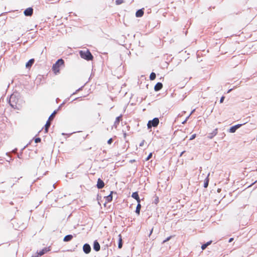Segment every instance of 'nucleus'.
Here are the masks:
<instances>
[{
	"label": "nucleus",
	"instance_id": "1",
	"mask_svg": "<svg viewBox=\"0 0 257 257\" xmlns=\"http://www.w3.org/2000/svg\"><path fill=\"white\" fill-rule=\"evenodd\" d=\"M81 57L89 61L93 59V56L88 50H81L79 52Z\"/></svg>",
	"mask_w": 257,
	"mask_h": 257
},
{
	"label": "nucleus",
	"instance_id": "2",
	"mask_svg": "<svg viewBox=\"0 0 257 257\" xmlns=\"http://www.w3.org/2000/svg\"><path fill=\"white\" fill-rule=\"evenodd\" d=\"M64 64V61L62 59H59L53 66V70L56 74L59 72V68Z\"/></svg>",
	"mask_w": 257,
	"mask_h": 257
},
{
	"label": "nucleus",
	"instance_id": "3",
	"mask_svg": "<svg viewBox=\"0 0 257 257\" xmlns=\"http://www.w3.org/2000/svg\"><path fill=\"white\" fill-rule=\"evenodd\" d=\"M159 123V120L158 118H155L152 120L149 121L147 126L148 128H151L152 126H157Z\"/></svg>",
	"mask_w": 257,
	"mask_h": 257
},
{
	"label": "nucleus",
	"instance_id": "4",
	"mask_svg": "<svg viewBox=\"0 0 257 257\" xmlns=\"http://www.w3.org/2000/svg\"><path fill=\"white\" fill-rule=\"evenodd\" d=\"M33 10L31 8H29L26 9L24 11V14L26 16H31L33 14Z\"/></svg>",
	"mask_w": 257,
	"mask_h": 257
},
{
	"label": "nucleus",
	"instance_id": "5",
	"mask_svg": "<svg viewBox=\"0 0 257 257\" xmlns=\"http://www.w3.org/2000/svg\"><path fill=\"white\" fill-rule=\"evenodd\" d=\"M83 249L84 252H85L86 253H88L90 252L91 247L89 244H85L83 245Z\"/></svg>",
	"mask_w": 257,
	"mask_h": 257
},
{
	"label": "nucleus",
	"instance_id": "6",
	"mask_svg": "<svg viewBox=\"0 0 257 257\" xmlns=\"http://www.w3.org/2000/svg\"><path fill=\"white\" fill-rule=\"evenodd\" d=\"M241 125V124H238L231 127L229 129V132L231 133H234L236 130L239 128Z\"/></svg>",
	"mask_w": 257,
	"mask_h": 257
},
{
	"label": "nucleus",
	"instance_id": "7",
	"mask_svg": "<svg viewBox=\"0 0 257 257\" xmlns=\"http://www.w3.org/2000/svg\"><path fill=\"white\" fill-rule=\"evenodd\" d=\"M104 186V183L100 179H98L97 183V187L99 189L102 188Z\"/></svg>",
	"mask_w": 257,
	"mask_h": 257
},
{
	"label": "nucleus",
	"instance_id": "8",
	"mask_svg": "<svg viewBox=\"0 0 257 257\" xmlns=\"http://www.w3.org/2000/svg\"><path fill=\"white\" fill-rule=\"evenodd\" d=\"M93 248L96 251H98L100 250V245L97 241H95L94 242Z\"/></svg>",
	"mask_w": 257,
	"mask_h": 257
},
{
	"label": "nucleus",
	"instance_id": "9",
	"mask_svg": "<svg viewBox=\"0 0 257 257\" xmlns=\"http://www.w3.org/2000/svg\"><path fill=\"white\" fill-rule=\"evenodd\" d=\"M162 87L163 84L160 82H158L155 86L154 89L156 91H157L161 89Z\"/></svg>",
	"mask_w": 257,
	"mask_h": 257
},
{
	"label": "nucleus",
	"instance_id": "10",
	"mask_svg": "<svg viewBox=\"0 0 257 257\" xmlns=\"http://www.w3.org/2000/svg\"><path fill=\"white\" fill-rule=\"evenodd\" d=\"M50 250V249L49 248H48V247H45L44 248H43L42 250H41L39 253H38V254L40 255V256H41L42 255H43L44 254H45V253H46L47 252H48V251Z\"/></svg>",
	"mask_w": 257,
	"mask_h": 257
},
{
	"label": "nucleus",
	"instance_id": "11",
	"mask_svg": "<svg viewBox=\"0 0 257 257\" xmlns=\"http://www.w3.org/2000/svg\"><path fill=\"white\" fill-rule=\"evenodd\" d=\"M112 193H113L112 192H111L110 194L109 195H108L107 196L105 197V203L109 202L112 201Z\"/></svg>",
	"mask_w": 257,
	"mask_h": 257
},
{
	"label": "nucleus",
	"instance_id": "12",
	"mask_svg": "<svg viewBox=\"0 0 257 257\" xmlns=\"http://www.w3.org/2000/svg\"><path fill=\"white\" fill-rule=\"evenodd\" d=\"M143 15L144 11L143 10V9L138 10L136 13V16L137 17H141L143 16Z\"/></svg>",
	"mask_w": 257,
	"mask_h": 257
},
{
	"label": "nucleus",
	"instance_id": "13",
	"mask_svg": "<svg viewBox=\"0 0 257 257\" xmlns=\"http://www.w3.org/2000/svg\"><path fill=\"white\" fill-rule=\"evenodd\" d=\"M34 62V59H30L26 64V68H30L33 65Z\"/></svg>",
	"mask_w": 257,
	"mask_h": 257
},
{
	"label": "nucleus",
	"instance_id": "14",
	"mask_svg": "<svg viewBox=\"0 0 257 257\" xmlns=\"http://www.w3.org/2000/svg\"><path fill=\"white\" fill-rule=\"evenodd\" d=\"M119 239H118V247L119 248H121L122 246V238L120 234L118 235Z\"/></svg>",
	"mask_w": 257,
	"mask_h": 257
},
{
	"label": "nucleus",
	"instance_id": "15",
	"mask_svg": "<svg viewBox=\"0 0 257 257\" xmlns=\"http://www.w3.org/2000/svg\"><path fill=\"white\" fill-rule=\"evenodd\" d=\"M73 238V236L72 235H66L64 238V239L63 240L64 241H70L72 239V238Z\"/></svg>",
	"mask_w": 257,
	"mask_h": 257
},
{
	"label": "nucleus",
	"instance_id": "16",
	"mask_svg": "<svg viewBox=\"0 0 257 257\" xmlns=\"http://www.w3.org/2000/svg\"><path fill=\"white\" fill-rule=\"evenodd\" d=\"M121 116H118L116 118L115 121L114 122V126L116 128L117 125L119 123L120 120Z\"/></svg>",
	"mask_w": 257,
	"mask_h": 257
},
{
	"label": "nucleus",
	"instance_id": "17",
	"mask_svg": "<svg viewBox=\"0 0 257 257\" xmlns=\"http://www.w3.org/2000/svg\"><path fill=\"white\" fill-rule=\"evenodd\" d=\"M141 208V204L138 203V205H137V208H136V212L138 215L140 214Z\"/></svg>",
	"mask_w": 257,
	"mask_h": 257
},
{
	"label": "nucleus",
	"instance_id": "18",
	"mask_svg": "<svg viewBox=\"0 0 257 257\" xmlns=\"http://www.w3.org/2000/svg\"><path fill=\"white\" fill-rule=\"evenodd\" d=\"M211 242H212L211 241H210L207 242L206 243L203 244L201 246L202 249L204 250L207 247V246H208L209 245H210L211 243Z\"/></svg>",
	"mask_w": 257,
	"mask_h": 257
},
{
	"label": "nucleus",
	"instance_id": "19",
	"mask_svg": "<svg viewBox=\"0 0 257 257\" xmlns=\"http://www.w3.org/2000/svg\"><path fill=\"white\" fill-rule=\"evenodd\" d=\"M209 173L208 174L207 177L205 181L204 184V187L205 188H207L208 185V182H209L208 177H209Z\"/></svg>",
	"mask_w": 257,
	"mask_h": 257
},
{
	"label": "nucleus",
	"instance_id": "20",
	"mask_svg": "<svg viewBox=\"0 0 257 257\" xmlns=\"http://www.w3.org/2000/svg\"><path fill=\"white\" fill-rule=\"evenodd\" d=\"M132 197L135 199L139 197L138 193L137 192H134L132 195Z\"/></svg>",
	"mask_w": 257,
	"mask_h": 257
},
{
	"label": "nucleus",
	"instance_id": "21",
	"mask_svg": "<svg viewBox=\"0 0 257 257\" xmlns=\"http://www.w3.org/2000/svg\"><path fill=\"white\" fill-rule=\"evenodd\" d=\"M156 78V74L154 72L151 73L150 76V78L151 80H153Z\"/></svg>",
	"mask_w": 257,
	"mask_h": 257
},
{
	"label": "nucleus",
	"instance_id": "22",
	"mask_svg": "<svg viewBox=\"0 0 257 257\" xmlns=\"http://www.w3.org/2000/svg\"><path fill=\"white\" fill-rule=\"evenodd\" d=\"M124 2V0H116L115 4L116 5H119L123 4Z\"/></svg>",
	"mask_w": 257,
	"mask_h": 257
},
{
	"label": "nucleus",
	"instance_id": "23",
	"mask_svg": "<svg viewBox=\"0 0 257 257\" xmlns=\"http://www.w3.org/2000/svg\"><path fill=\"white\" fill-rule=\"evenodd\" d=\"M50 125V122L49 121H48L45 125V132L47 133L48 132V129Z\"/></svg>",
	"mask_w": 257,
	"mask_h": 257
},
{
	"label": "nucleus",
	"instance_id": "24",
	"mask_svg": "<svg viewBox=\"0 0 257 257\" xmlns=\"http://www.w3.org/2000/svg\"><path fill=\"white\" fill-rule=\"evenodd\" d=\"M217 133V129H216L214 132H213V135H210L208 136V138L209 139H212L213 138V136H215Z\"/></svg>",
	"mask_w": 257,
	"mask_h": 257
},
{
	"label": "nucleus",
	"instance_id": "25",
	"mask_svg": "<svg viewBox=\"0 0 257 257\" xmlns=\"http://www.w3.org/2000/svg\"><path fill=\"white\" fill-rule=\"evenodd\" d=\"M56 113V111H54V112L50 116L49 118V120H52L53 118Z\"/></svg>",
	"mask_w": 257,
	"mask_h": 257
},
{
	"label": "nucleus",
	"instance_id": "26",
	"mask_svg": "<svg viewBox=\"0 0 257 257\" xmlns=\"http://www.w3.org/2000/svg\"><path fill=\"white\" fill-rule=\"evenodd\" d=\"M171 237H172V236H169L168 237H167L165 240H164L163 241L162 243L163 244V243H165L166 242H167V241H169V240L171 238Z\"/></svg>",
	"mask_w": 257,
	"mask_h": 257
},
{
	"label": "nucleus",
	"instance_id": "27",
	"mask_svg": "<svg viewBox=\"0 0 257 257\" xmlns=\"http://www.w3.org/2000/svg\"><path fill=\"white\" fill-rule=\"evenodd\" d=\"M152 156V153H151L149 156H148V157L146 158V161H148Z\"/></svg>",
	"mask_w": 257,
	"mask_h": 257
},
{
	"label": "nucleus",
	"instance_id": "28",
	"mask_svg": "<svg viewBox=\"0 0 257 257\" xmlns=\"http://www.w3.org/2000/svg\"><path fill=\"white\" fill-rule=\"evenodd\" d=\"M195 137H196V135H195V134L193 135L191 137V138H190V140H193L194 139H195Z\"/></svg>",
	"mask_w": 257,
	"mask_h": 257
},
{
	"label": "nucleus",
	"instance_id": "29",
	"mask_svg": "<svg viewBox=\"0 0 257 257\" xmlns=\"http://www.w3.org/2000/svg\"><path fill=\"white\" fill-rule=\"evenodd\" d=\"M35 143H39V142H40L41 141V139L40 138H37L35 139Z\"/></svg>",
	"mask_w": 257,
	"mask_h": 257
},
{
	"label": "nucleus",
	"instance_id": "30",
	"mask_svg": "<svg viewBox=\"0 0 257 257\" xmlns=\"http://www.w3.org/2000/svg\"><path fill=\"white\" fill-rule=\"evenodd\" d=\"M112 142V139H110L108 140V141H107V143L109 144V145H110Z\"/></svg>",
	"mask_w": 257,
	"mask_h": 257
},
{
	"label": "nucleus",
	"instance_id": "31",
	"mask_svg": "<svg viewBox=\"0 0 257 257\" xmlns=\"http://www.w3.org/2000/svg\"><path fill=\"white\" fill-rule=\"evenodd\" d=\"M224 96H222L220 98V102L222 103L224 101Z\"/></svg>",
	"mask_w": 257,
	"mask_h": 257
},
{
	"label": "nucleus",
	"instance_id": "32",
	"mask_svg": "<svg viewBox=\"0 0 257 257\" xmlns=\"http://www.w3.org/2000/svg\"><path fill=\"white\" fill-rule=\"evenodd\" d=\"M144 143H145V141H144V140H143V141H142V142L140 143V147H142V146L144 145Z\"/></svg>",
	"mask_w": 257,
	"mask_h": 257
},
{
	"label": "nucleus",
	"instance_id": "33",
	"mask_svg": "<svg viewBox=\"0 0 257 257\" xmlns=\"http://www.w3.org/2000/svg\"><path fill=\"white\" fill-rule=\"evenodd\" d=\"M136 200H137V202H138V203L140 204V203H141V200H140V197H139L138 198L136 199Z\"/></svg>",
	"mask_w": 257,
	"mask_h": 257
},
{
	"label": "nucleus",
	"instance_id": "34",
	"mask_svg": "<svg viewBox=\"0 0 257 257\" xmlns=\"http://www.w3.org/2000/svg\"><path fill=\"white\" fill-rule=\"evenodd\" d=\"M153 228H152L151 230V231H150V234H149V236H150L151 235V234L153 232Z\"/></svg>",
	"mask_w": 257,
	"mask_h": 257
},
{
	"label": "nucleus",
	"instance_id": "35",
	"mask_svg": "<svg viewBox=\"0 0 257 257\" xmlns=\"http://www.w3.org/2000/svg\"><path fill=\"white\" fill-rule=\"evenodd\" d=\"M233 238H230V239H229V242H231L233 240Z\"/></svg>",
	"mask_w": 257,
	"mask_h": 257
},
{
	"label": "nucleus",
	"instance_id": "36",
	"mask_svg": "<svg viewBox=\"0 0 257 257\" xmlns=\"http://www.w3.org/2000/svg\"><path fill=\"white\" fill-rule=\"evenodd\" d=\"M188 117H189V116L188 117H187V118L185 120H184V121L183 122V123H184L187 121V119H188Z\"/></svg>",
	"mask_w": 257,
	"mask_h": 257
},
{
	"label": "nucleus",
	"instance_id": "37",
	"mask_svg": "<svg viewBox=\"0 0 257 257\" xmlns=\"http://www.w3.org/2000/svg\"><path fill=\"white\" fill-rule=\"evenodd\" d=\"M231 89H229V90H228V92H228V93H229V92H230V91H231Z\"/></svg>",
	"mask_w": 257,
	"mask_h": 257
},
{
	"label": "nucleus",
	"instance_id": "38",
	"mask_svg": "<svg viewBox=\"0 0 257 257\" xmlns=\"http://www.w3.org/2000/svg\"><path fill=\"white\" fill-rule=\"evenodd\" d=\"M220 189H218V192H220Z\"/></svg>",
	"mask_w": 257,
	"mask_h": 257
},
{
	"label": "nucleus",
	"instance_id": "39",
	"mask_svg": "<svg viewBox=\"0 0 257 257\" xmlns=\"http://www.w3.org/2000/svg\"><path fill=\"white\" fill-rule=\"evenodd\" d=\"M184 152H182L180 156H182V155L184 153Z\"/></svg>",
	"mask_w": 257,
	"mask_h": 257
},
{
	"label": "nucleus",
	"instance_id": "40",
	"mask_svg": "<svg viewBox=\"0 0 257 257\" xmlns=\"http://www.w3.org/2000/svg\"><path fill=\"white\" fill-rule=\"evenodd\" d=\"M194 110H193L191 112V114H192L193 112H194Z\"/></svg>",
	"mask_w": 257,
	"mask_h": 257
}]
</instances>
